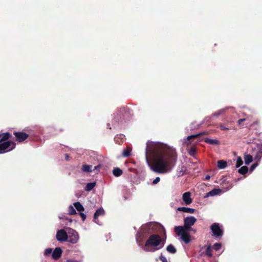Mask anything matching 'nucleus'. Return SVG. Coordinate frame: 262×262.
Here are the masks:
<instances>
[{
	"label": "nucleus",
	"instance_id": "9b49d317",
	"mask_svg": "<svg viewBox=\"0 0 262 262\" xmlns=\"http://www.w3.org/2000/svg\"><path fill=\"white\" fill-rule=\"evenodd\" d=\"M62 250L60 247L56 248L52 252V257L55 260L58 259L62 255Z\"/></svg>",
	"mask_w": 262,
	"mask_h": 262
},
{
	"label": "nucleus",
	"instance_id": "473e14b6",
	"mask_svg": "<svg viewBox=\"0 0 262 262\" xmlns=\"http://www.w3.org/2000/svg\"><path fill=\"white\" fill-rule=\"evenodd\" d=\"M224 112H225V110H223H223H220L219 111H217V112H215L214 114H213L212 115L213 116L218 117L220 115L223 114Z\"/></svg>",
	"mask_w": 262,
	"mask_h": 262
},
{
	"label": "nucleus",
	"instance_id": "393cba45",
	"mask_svg": "<svg viewBox=\"0 0 262 262\" xmlns=\"http://www.w3.org/2000/svg\"><path fill=\"white\" fill-rule=\"evenodd\" d=\"M205 142L211 145H218L219 144V141L218 140L209 138L205 139Z\"/></svg>",
	"mask_w": 262,
	"mask_h": 262
},
{
	"label": "nucleus",
	"instance_id": "58836bf2",
	"mask_svg": "<svg viewBox=\"0 0 262 262\" xmlns=\"http://www.w3.org/2000/svg\"><path fill=\"white\" fill-rule=\"evenodd\" d=\"M80 215L82 219V220L83 221H84L86 219V215L85 214H84L83 213L80 212Z\"/></svg>",
	"mask_w": 262,
	"mask_h": 262
},
{
	"label": "nucleus",
	"instance_id": "f3484780",
	"mask_svg": "<svg viewBox=\"0 0 262 262\" xmlns=\"http://www.w3.org/2000/svg\"><path fill=\"white\" fill-rule=\"evenodd\" d=\"M222 190L220 188H214L206 194V196H214L219 194L221 192Z\"/></svg>",
	"mask_w": 262,
	"mask_h": 262
},
{
	"label": "nucleus",
	"instance_id": "f8f14e48",
	"mask_svg": "<svg viewBox=\"0 0 262 262\" xmlns=\"http://www.w3.org/2000/svg\"><path fill=\"white\" fill-rule=\"evenodd\" d=\"M191 194L189 192H186L183 194V200L186 205H189L192 203V199L190 197Z\"/></svg>",
	"mask_w": 262,
	"mask_h": 262
},
{
	"label": "nucleus",
	"instance_id": "0eeeda50",
	"mask_svg": "<svg viewBox=\"0 0 262 262\" xmlns=\"http://www.w3.org/2000/svg\"><path fill=\"white\" fill-rule=\"evenodd\" d=\"M68 239L67 241L72 244H76L79 239L78 233L74 229L69 228L68 232Z\"/></svg>",
	"mask_w": 262,
	"mask_h": 262
},
{
	"label": "nucleus",
	"instance_id": "39448f33",
	"mask_svg": "<svg viewBox=\"0 0 262 262\" xmlns=\"http://www.w3.org/2000/svg\"><path fill=\"white\" fill-rule=\"evenodd\" d=\"M16 144L12 141L0 142V153H4L14 149Z\"/></svg>",
	"mask_w": 262,
	"mask_h": 262
},
{
	"label": "nucleus",
	"instance_id": "c9c22d12",
	"mask_svg": "<svg viewBox=\"0 0 262 262\" xmlns=\"http://www.w3.org/2000/svg\"><path fill=\"white\" fill-rule=\"evenodd\" d=\"M159 259L162 262H168L166 257L162 255H161V256L159 257Z\"/></svg>",
	"mask_w": 262,
	"mask_h": 262
},
{
	"label": "nucleus",
	"instance_id": "f704fd0d",
	"mask_svg": "<svg viewBox=\"0 0 262 262\" xmlns=\"http://www.w3.org/2000/svg\"><path fill=\"white\" fill-rule=\"evenodd\" d=\"M257 165H258L257 163H255L253 164L250 167V171L251 172L253 171L254 170V169L257 166Z\"/></svg>",
	"mask_w": 262,
	"mask_h": 262
},
{
	"label": "nucleus",
	"instance_id": "4c0bfd02",
	"mask_svg": "<svg viewBox=\"0 0 262 262\" xmlns=\"http://www.w3.org/2000/svg\"><path fill=\"white\" fill-rule=\"evenodd\" d=\"M160 181V178L159 177H157L153 181L152 184L155 185L157 184Z\"/></svg>",
	"mask_w": 262,
	"mask_h": 262
},
{
	"label": "nucleus",
	"instance_id": "6e6552de",
	"mask_svg": "<svg viewBox=\"0 0 262 262\" xmlns=\"http://www.w3.org/2000/svg\"><path fill=\"white\" fill-rule=\"evenodd\" d=\"M56 238L59 242L67 241L68 239V232L63 229L58 230L56 233Z\"/></svg>",
	"mask_w": 262,
	"mask_h": 262
},
{
	"label": "nucleus",
	"instance_id": "a19ab883",
	"mask_svg": "<svg viewBox=\"0 0 262 262\" xmlns=\"http://www.w3.org/2000/svg\"><path fill=\"white\" fill-rule=\"evenodd\" d=\"M101 167V164H99L96 166L93 167L94 170H99V169Z\"/></svg>",
	"mask_w": 262,
	"mask_h": 262
},
{
	"label": "nucleus",
	"instance_id": "6ab92c4d",
	"mask_svg": "<svg viewBox=\"0 0 262 262\" xmlns=\"http://www.w3.org/2000/svg\"><path fill=\"white\" fill-rule=\"evenodd\" d=\"M245 163L246 164L248 165L253 161V157L249 154H245L244 157Z\"/></svg>",
	"mask_w": 262,
	"mask_h": 262
},
{
	"label": "nucleus",
	"instance_id": "a211bd4d",
	"mask_svg": "<svg viewBox=\"0 0 262 262\" xmlns=\"http://www.w3.org/2000/svg\"><path fill=\"white\" fill-rule=\"evenodd\" d=\"M206 134V133L205 132H202V133H199L198 134H195V135H192L191 136H189L188 137H187V140L189 141V140H194V139H198L199 138H200L202 135H205Z\"/></svg>",
	"mask_w": 262,
	"mask_h": 262
},
{
	"label": "nucleus",
	"instance_id": "2f4dec72",
	"mask_svg": "<svg viewBox=\"0 0 262 262\" xmlns=\"http://www.w3.org/2000/svg\"><path fill=\"white\" fill-rule=\"evenodd\" d=\"M195 152H196L195 148L193 147H191L188 150L189 154L192 156H194L195 154Z\"/></svg>",
	"mask_w": 262,
	"mask_h": 262
},
{
	"label": "nucleus",
	"instance_id": "c756f323",
	"mask_svg": "<svg viewBox=\"0 0 262 262\" xmlns=\"http://www.w3.org/2000/svg\"><path fill=\"white\" fill-rule=\"evenodd\" d=\"M69 214L71 215H74L76 213V211L74 208L72 206H70L69 207Z\"/></svg>",
	"mask_w": 262,
	"mask_h": 262
},
{
	"label": "nucleus",
	"instance_id": "423d86ee",
	"mask_svg": "<svg viewBox=\"0 0 262 262\" xmlns=\"http://www.w3.org/2000/svg\"><path fill=\"white\" fill-rule=\"evenodd\" d=\"M210 230L214 236L221 237L223 235V230L221 229L219 223H214L210 226Z\"/></svg>",
	"mask_w": 262,
	"mask_h": 262
},
{
	"label": "nucleus",
	"instance_id": "4468645a",
	"mask_svg": "<svg viewBox=\"0 0 262 262\" xmlns=\"http://www.w3.org/2000/svg\"><path fill=\"white\" fill-rule=\"evenodd\" d=\"M11 136V134L8 132L0 134V142L7 141Z\"/></svg>",
	"mask_w": 262,
	"mask_h": 262
},
{
	"label": "nucleus",
	"instance_id": "412c9836",
	"mask_svg": "<svg viewBox=\"0 0 262 262\" xmlns=\"http://www.w3.org/2000/svg\"><path fill=\"white\" fill-rule=\"evenodd\" d=\"M122 170L118 167L115 168L113 170L114 176L116 177L121 176L122 174Z\"/></svg>",
	"mask_w": 262,
	"mask_h": 262
},
{
	"label": "nucleus",
	"instance_id": "e433bc0d",
	"mask_svg": "<svg viewBox=\"0 0 262 262\" xmlns=\"http://www.w3.org/2000/svg\"><path fill=\"white\" fill-rule=\"evenodd\" d=\"M220 129H221L222 130H229V128L225 127V126H224V125H222V124H221V125L220 126Z\"/></svg>",
	"mask_w": 262,
	"mask_h": 262
},
{
	"label": "nucleus",
	"instance_id": "20e7f679",
	"mask_svg": "<svg viewBox=\"0 0 262 262\" xmlns=\"http://www.w3.org/2000/svg\"><path fill=\"white\" fill-rule=\"evenodd\" d=\"M157 225L154 222H149L141 227V231L145 234H154L155 232Z\"/></svg>",
	"mask_w": 262,
	"mask_h": 262
},
{
	"label": "nucleus",
	"instance_id": "49530a36",
	"mask_svg": "<svg viewBox=\"0 0 262 262\" xmlns=\"http://www.w3.org/2000/svg\"><path fill=\"white\" fill-rule=\"evenodd\" d=\"M191 231H193L194 233H195V232H196V230L193 229H192V230H191Z\"/></svg>",
	"mask_w": 262,
	"mask_h": 262
},
{
	"label": "nucleus",
	"instance_id": "c03bdc74",
	"mask_svg": "<svg viewBox=\"0 0 262 262\" xmlns=\"http://www.w3.org/2000/svg\"><path fill=\"white\" fill-rule=\"evenodd\" d=\"M66 159L67 161H68L69 159V156L68 154H66Z\"/></svg>",
	"mask_w": 262,
	"mask_h": 262
},
{
	"label": "nucleus",
	"instance_id": "f257e3e1",
	"mask_svg": "<svg viewBox=\"0 0 262 262\" xmlns=\"http://www.w3.org/2000/svg\"><path fill=\"white\" fill-rule=\"evenodd\" d=\"M145 157L151 170L158 173L169 172L176 164V150L161 143L151 142L147 147Z\"/></svg>",
	"mask_w": 262,
	"mask_h": 262
},
{
	"label": "nucleus",
	"instance_id": "7c9ffc66",
	"mask_svg": "<svg viewBox=\"0 0 262 262\" xmlns=\"http://www.w3.org/2000/svg\"><path fill=\"white\" fill-rule=\"evenodd\" d=\"M221 247L222 245L221 243H216L213 245L212 248L215 251H218L221 248Z\"/></svg>",
	"mask_w": 262,
	"mask_h": 262
},
{
	"label": "nucleus",
	"instance_id": "9d476101",
	"mask_svg": "<svg viewBox=\"0 0 262 262\" xmlns=\"http://www.w3.org/2000/svg\"><path fill=\"white\" fill-rule=\"evenodd\" d=\"M252 150H257L255 156V159L257 160H259L262 157V144L255 145V147H252Z\"/></svg>",
	"mask_w": 262,
	"mask_h": 262
},
{
	"label": "nucleus",
	"instance_id": "2eb2a0df",
	"mask_svg": "<svg viewBox=\"0 0 262 262\" xmlns=\"http://www.w3.org/2000/svg\"><path fill=\"white\" fill-rule=\"evenodd\" d=\"M178 210L191 214L194 213L195 211V210L194 209L185 207H179L178 208Z\"/></svg>",
	"mask_w": 262,
	"mask_h": 262
},
{
	"label": "nucleus",
	"instance_id": "b1692460",
	"mask_svg": "<svg viewBox=\"0 0 262 262\" xmlns=\"http://www.w3.org/2000/svg\"><path fill=\"white\" fill-rule=\"evenodd\" d=\"M73 205L77 211L82 212L84 210V207L79 202L74 203Z\"/></svg>",
	"mask_w": 262,
	"mask_h": 262
},
{
	"label": "nucleus",
	"instance_id": "a878e982",
	"mask_svg": "<svg viewBox=\"0 0 262 262\" xmlns=\"http://www.w3.org/2000/svg\"><path fill=\"white\" fill-rule=\"evenodd\" d=\"M95 185H96L95 182L88 183L86 185L85 190L87 191H91V190H92L93 189V188L95 187Z\"/></svg>",
	"mask_w": 262,
	"mask_h": 262
},
{
	"label": "nucleus",
	"instance_id": "ddd939ff",
	"mask_svg": "<svg viewBox=\"0 0 262 262\" xmlns=\"http://www.w3.org/2000/svg\"><path fill=\"white\" fill-rule=\"evenodd\" d=\"M104 214V211L102 208L98 209L94 213V221L98 224V217L99 216L103 215Z\"/></svg>",
	"mask_w": 262,
	"mask_h": 262
},
{
	"label": "nucleus",
	"instance_id": "bb28decb",
	"mask_svg": "<svg viewBox=\"0 0 262 262\" xmlns=\"http://www.w3.org/2000/svg\"><path fill=\"white\" fill-rule=\"evenodd\" d=\"M248 171V168L247 166H244L241 167L238 170V172L241 174H245L247 173Z\"/></svg>",
	"mask_w": 262,
	"mask_h": 262
},
{
	"label": "nucleus",
	"instance_id": "de8ad7c7",
	"mask_svg": "<svg viewBox=\"0 0 262 262\" xmlns=\"http://www.w3.org/2000/svg\"><path fill=\"white\" fill-rule=\"evenodd\" d=\"M123 110H124V111H126V110H128V108H123Z\"/></svg>",
	"mask_w": 262,
	"mask_h": 262
},
{
	"label": "nucleus",
	"instance_id": "4be33fe9",
	"mask_svg": "<svg viewBox=\"0 0 262 262\" xmlns=\"http://www.w3.org/2000/svg\"><path fill=\"white\" fill-rule=\"evenodd\" d=\"M166 250L171 254H175L177 252L176 248L171 244L167 246Z\"/></svg>",
	"mask_w": 262,
	"mask_h": 262
},
{
	"label": "nucleus",
	"instance_id": "f03ea898",
	"mask_svg": "<svg viewBox=\"0 0 262 262\" xmlns=\"http://www.w3.org/2000/svg\"><path fill=\"white\" fill-rule=\"evenodd\" d=\"M196 222V219L190 216L184 219V225L176 226L174 231L181 239L185 243L188 244L191 241V238L189 232L192 230L191 226Z\"/></svg>",
	"mask_w": 262,
	"mask_h": 262
},
{
	"label": "nucleus",
	"instance_id": "1a4fd4ad",
	"mask_svg": "<svg viewBox=\"0 0 262 262\" xmlns=\"http://www.w3.org/2000/svg\"><path fill=\"white\" fill-rule=\"evenodd\" d=\"M13 134L15 136L16 140L18 142H23L29 137V135L24 132H15Z\"/></svg>",
	"mask_w": 262,
	"mask_h": 262
},
{
	"label": "nucleus",
	"instance_id": "aec40b11",
	"mask_svg": "<svg viewBox=\"0 0 262 262\" xmlns=\"http://www.w3.org/2000/svg\"><path fill=\"white\" fill-rule=\"evenodd\" d=\"M132 148L129 147H127L125 149L122 151V156L124 157H129L131 155Z\"/></svg>",
	"mask_w": 262,
	"mask_h": 262
},
{
	"label": "nucleus",
	"instance_id": "5701e85b",
	"mask_svg": "<svg viewBox=\"0 0 262 262\" xmlns=\"http://www.w3.org/2000/svg\"><path fill=\"white\" fill-rule=\"evenodd\" d=\"M227 166V162L224 160H219L217 161V167L220 169H224Z\"/></svg>",
	"mask_w": 262,
	"mask_h": 262
},
{
	"label": "nucleus",
	"instance_id": "cd10ccee",
	"mask_svg": "<svg viewBox=\"0 0 262 262\" xmlns=\"http://www.w3.org/2000/svg\"><path fill=\"white\" fill-rule=\"evenodd\" d=\"M206 254L209 257H211L212 256V249L210 245H209L206 248Z\"/></svg>",
	"mask_w": 262,
	"mask_h": 262
},
{
	"label": "nucleus",
	"instance_id": "c85d7f7f",
	"mask_svg": "<svg viewBox=\"0 0 262 262\" xmlns=\"http://www.w3.org/2000/svg\"><path fill=\"white\" fill-rule=\"evenodd\" d=\"M243 164V161L241 157H238L236 160V167H239Z\"/></svg>",
	"mask_w": 262,
	"mask_h": 262
},
{
	"label": "nucleus",
	"instance_id": "ea45409f",
	"mask_svg": "<svg viewBox=\"0 0 262 262\" xmlns=\"http://www.w3.org/2000/svg\"><path fill=\"white\" fill-rule=\"evenodd\" d=\"M246 120V119L245 118H243V119H239L237 121V124L238 125H241L242 124V123L244 121H245Z\"/></svg>",
	"mask_w": 262,
	"mask_h": 262
},
{
	"label": "nucleus",
	"instance_id": "a18cd8bd",
	"mask_svg": "<svg viewBox=\"0 0 262 262\" xmlns=\"http://www.w3.org/2000/svg\"><path fill=\"white\" fill-rule=\"evenodd\" d=\"M162 228H163V233L165 235V236H166V231H165V230L164 229V228L162 227Z\"/></svg>",
	"mask_w": 262,
	"mask_h": 262
},
{
	"label": "nucleus",
	"instance_id": "72a5a7b5",
	"mask_svg": "<svg viewBox=\"0 0 262 262\" xmlns=\"http://www.w3.org/2000/svg\"><path fill=\"white\" fill-rule=\"evenodd\" d=\"M52 252V249L47 248L44 251L45 256H48Z\"/></svg>",
	"mask_w": 262,
	"mask_h": 262
},
{
	"label": "nucleus",
	"instance_id": "dca6fc26",
	"mask_svg": "<svg viewBox=\"0 0 262 262\" xmlns=\"http://www.w3.org/2000/svg\"><path fill=\"white\" fill-rule=\"evenodd\" d=\"M81 170L85 172H91L94 171L93 166L87 164L83 165L81 167Z\"/></svg>",
	"mask_w": 262,
	"mask_h": 262
},
{
	"label": "nucleus",
	"instance_id": "7ed1b4c3",
	"mask_svg": "<svg viewBox=\"0 0 262 262\" xmlns=\"http://www.w3.org/2000/svg\"><path fill=\"white\" fill-rule=\"evenodd\" d=\"M161 237L157 234H151L146 241L145 244H139L142 249L146 252H154L164 246V243H162Z\"/></svg>",
	"mask_w": 262,
	"mask_h": 262
},
{
	"label": "nucleus",
	"instance_id": "37998d69",
	"mask_svg": "<svg viewBox=\"0 0 262 262\" xmlns=\"http://www.w3.org/2000/svg\"><path fill=\"white\" fill-rule=\"evenodd\" d=\"M210 176H209V175H207V176L205 177V180H209V179H210Z\"/></svg>",
	"mask_w": 262,
	"mask_h": 262
},
{
	"label": "nucleus",
	"instance_id": "79ce46f5",
	"mask_svg": "<svg viewBox=\"0 0 262 262\" xmlns=\"http://www.w3.org/2000/svg\"><path fill=\"white\" fill-rule=\"evenodd\" d=\"M67 262H79V261L78 260H76L68 259L67 260Z\"/></svg>",
	"mask_w": 262,
	"mask_h": 262
}]
</instances>
